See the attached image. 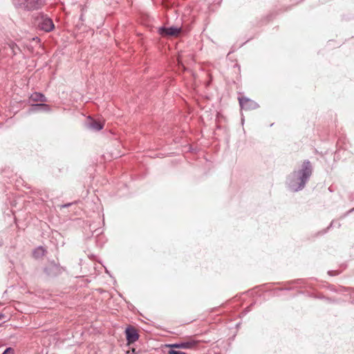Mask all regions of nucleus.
<instances>
[{"mask_svg": "<svg viewBox=\"0 0 354 354\" xmlns=\"http://www.w3.org/2000/svg\"><path fill=\"white\" fill-rule=\"evenodd\" d=\"M41 29L49 32L54 28V24L53 21L49 18H43L39 24Z\"/></svg>", "mask_w": 354, "mask_h": 354, "instance_id": "5", "label": "nucleus"}, {"mask_svg": "<svg viewBox=\"0 0 354 354\" xmlns=\"http://www.w3.org/2000/svg\"><path fill=\"white\" fill-rule=\"evenodd\" d=\"M125 333L128 344H132L138 339L139 335L138 331L132 326L127 327Z\"/></svg>", "mask_w": 354, "mask_h": 354, "instance_id": "3", "label": "nucleus"}, {"mask_svg": "<svg viewBox=\"0 0 354 354\" xmlns=\"http://www.w3.org/2000/svg\"><path fill=\"white\" fill-rule=\"evenodd\" d=\"M159 32L162 36H178L180 32V28L174 27L162 28L159 30Z\"/></svg>", "mask_w": 354, "mask_h": 354, "instance_id": "4", "label": "nucleus"}, {"mask_svg": "<svg viewBox=\"0 0 354 354\" xmlns=\"http://www.w3.org/2000/svg\"><path fill=\"white\" fill-rule=\"evenodd\" d=\"M30 100L33 102H45V97L44 95L39 93H35L30 96Z\"/></svg>", "mask_w": 354, "mask_h": 354, "instance_id": "8", "label": "nucleus"}, {"mask_svg": "<svg viewBox=\"0 0 354 354\" xmlns=\"http://www.w3.org/2000/svg\"><path fill=\"white\" fill-rule=\"evenodd\" d=\"M178 64H182V61L180 55L178 57Z\"/></svg>", "mask_w": 354, "mask_h": 354, "instance_id": "13", "label": "nucleus"}, {"mask_svg": "<svg viewBox=\"0 0 354 354\" xmlns=\"http://www.w3.org/2000/svg\"><path fill=\"white\" fill-rule=\"evenodd\" d=\"M169 354H186V353L185 352H182V351L171 350L169 351Z\"/></svg>", "mask_w": 354, "mask_h": 354, "instance_id": "11", "label": "nucleus"}, {"mask_svg": "<svg viewBox=\"0 0 354 354\" xmlns=\"http://www.w3.org/2000/svg\"><path fill=\"white\" fill-rule=\"evenodd\" d=\"M240 105L242 108L245 107L246 104L249 102V100L245 97H242L239 100Z\"/></svg>", "mask_w": 354, "mask_h": 354, "instance_id": "10", "label": "nucleus"}, {"mask_svg": "<svg viewBox=\"0 0 354 354\" xmlns=\"http://www.w3.org/2000/svg\"><path fill=\"white\" fill-rule=\"evenodd\" d=\"M88 125L89 127V128H91L93 130L99 131L103 128L104 123H102L99 121L94 120L89 118L88 120Z\"/></svg>", "mask_w": 354, "mask_h": 354, "instance_id": "7", "label": "nucleus"}, {"mask_svg": "<svg viewBox=\"0 0 354 354\" xmlns=\"http://www.w3.org/2000/svg\"><path fill=\"white\" fill-rule=\"evenodd\" d=\"M312 174L311 165L310 162H304L299 170L295 171L290 180V187L297 192L301 189Z\"/></svg>", "mask_w": 354, "mask_h": 354, "instance_id": "1", "label": "nucleus"}, {"mask_svg": "<svg viewBox=\"0 0 354 354\" xmlns=\"http://www.w3.org/2000/svg\"><path fill=\"white\" fill-rule=\"evenodd\" d=\"M3 354H13V349L11 348H8Z\"/></svg>", "mask_w": 354, "mask_h": 354, "instance_id": "12", "label": "nucleus"}, {"mask_svg": "<svg viewBox=\"0 0 354 354\" xmlns=\"http://www.w3.org/2000/svg\"><path fill=\"white\" fill-rule=\"evenodd\" d=\"M201 342V341L200 340L190 339L187 342H181L179 344H169L167 345V346H169L172 348L188 349L195 348Z\"/></svg>", "mask_w": 354, "mask_h": 354, "instance_id": "2", "label": "nucleus"}, {"mask_svg": "<svg viewBox=\"0 0 354 354\" xmlns=\"http://www.w3.org/2000/svg\"><path fill=\"white\" fill-rule=\"evenodd\" d=\"M46 254V250L42 247H39L33 252V256L36 259L44 257Z\"/></svg>", "mask_w": 354, "mask_h": 354, "instance_id": "9", "label": "nucleus"}, {"mask_svg": "<svg viewBox=\"0 0 354 354\" xmlns=\"http://www.w3.org/2000/svg\"><path fill=\"white\" fill-rule=\"evenodd\" d=\"M25 7L30 10L38 9L42 5L41 0H24Z\"/></svg>", "mask_w": 354, "mask_h": 354, "instance_id": "6", "label": "nucleus"}]
</instances>
